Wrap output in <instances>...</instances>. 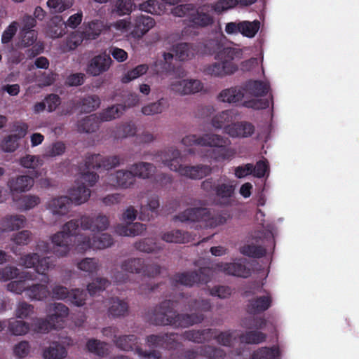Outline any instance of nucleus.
<instances>
[{
  "label": "nucleus",
  "instance_id": "obj_1",
  "mask_svg": "<svg viewBox=\"0 0 359 359\" xmlns=\"http://www.w3.org/2000/svg\"><path fill=\"white\" fill-rule=\"evenodd\" d=\"M238 5L237 0H217L215 4L206 3L199 7L193 4H180L172 10L177 17H184L194 28H205L215 22L212 11L220 14Z\"/></svg>",
  "mask_w": 359,
  "mask_h": 359
},
{
  "label": "nucleus",
  "instance_id": "obj_2",
  "mask_svg": "<svg viewBox=\"0 0 359 359\" xmlns=\"http://www.w3.org/2000/svg\"><path fill=\"white\" fill-rule=\"evenodd\" d=\"M182 299L179 295L175 300H165L156 306L152 312L151 320L156 325H172L186 328L202 323L205 318L203 313H177L174 310L175 304Z\"/></svg>",
  "mask_w": 359,
  "mask_h": 359
},
{
  "label": "nucleus",
  "instance_id": "obj_3",
  "mask_svg": "<svg viewBox=\"0 0 359 359\" xmlns=\"http://www.w3.org/2000/svg\"><path fill=\"white\" fill-rule=\"evenodd\" d=\"M175 220L182 222L198 223L197 226L204 229H214L225 224L231 215L227 210H212L208 208H190L175 217Z\"/></svg>",
  "mask_w": 359,
  "mask_h": 359
},
{
  "label": "nucleus",
  "instance_id": "obj_4",
  "mask_svg": "<svg viewBox=\"0 0 359 359\" xmlns=\"http://www.w3.org/2000/svg\"><path fill=\"white\" fill-rule=\"evenodd\" d=\"M181 153L177 149L168 148L157 153L156 158L171 170L177 172L180 175L191 180H200L212 172V168L207 165H183L180 163Z\"/></svg>",
  "mask_w": 359,
  "mask_h": 359
},
{
  "label": "nucleus",
  "instance_id": "obj_5",
  "mask_svg": "<svg viewBox=\"0 0 359 359\" xmlns=\"http://www.w3.org/2000/svg\"><path fill=\"white\" fill-rule=\"evenodd\" d=\"M124 161V158L118 155L103 156L97 154L86 156L85 166L88 170L81 173V180L82 185H85L86 187H93L97 182L99 176L97 173L90 172V170H98L100 168L109 170L123 164Z\"/></svg>",
  "mask_w": 359,
  "mask_h": 359
},
{
  "label": "nucleus",
  "instance_id": "obj_6",
  "mask_svg": "<svg viewBox=\"0 0 359 359\" xmlns=\"http://www.w3.org/2000/svg\"><path fill=\"white\" fill-rule=\"evenodd\" d=\"M236 182L228 180L226 182L220 180L215 182L212 177L208 178L201 182V189L207 192H214L217 198V204L221 206H231L235 201Z\"/></svg>",
  "mask_w": 359,
  "mask_h": 359
},
{
  "label": "nucleus",
  "instance_id": "obj_7",
  "mask_svg": "<svg viewBox=\"0 0 359 359\" xmlns=\"http://www.w3.org/2000/svg\"><path fill=\"white\" fill-rule=\"evenodd\" d=\"M79 226H81V219H72L63 225L61 231L52 236L53 250L55 255L62 257L69 253L70 250V237L76 236V231Z\"/></svg>",
  "mask_w": 359,
  "mask_h": 359
},
{
  "label": "nucleus",
  "instance_id": "obj_8",
  "mask_svg": "<svg viewBox=\"0 0 359 359\" xmlns=\"http://www.w3.org/2000/svg\"><path fill=\"white\" fill-rule=\"evenodd\" d=\"M208 138L205 147H211L209 150V157L216 162H221L231 159L236 152L229 147L231 141L229 138L219 135L210 133Z\"/></svg>",
  "mask_w": 359,
  "mask_h": 359
},
{
  "label": "nucleus",
  "instance_id": "obj_9",
  "mask_svg": "<svg viewBox=\"0 0 359 359\" xmlns=\"http://www.w3.org/2000/svg\"><path fill=\"white\" fill-rule=\"evenodd\" d=\"M121 269L125 272L141 273L144 276L151 278L156 277L161 273V266L158 264H147L144 259L139 257L124 259L121 264Z\"/></svg>",
  "mask_w": 359,
  "mask_h": 359
},
{
  "label": "nucleus",
  "instance_id": "obj_10",
  "mask_svg": "<svg viewBox=\"0 0 359 359\" xmlns=\"http://www.w3.org/2000/svg\"><path fill=\"white\" fill-rule=\"evenodd\" d=\"M210 269L200 268L197 271L176 273L171 278V282L174 286L177 284L187 287H192L195 284H206L210 280Z\"/></svg>",
  "mask_w": 359,
  "mask_h": 359
},
{
  "label": "nucleus",
  "instance_id": "obj_11",
  "mask_svg": "<svg viewBox=\"0 0 359 359\" xmlns=\"http://www.w3.org/2000/svg\"><path fill=\"white\" fill-rule=\"evenodd\" d=\"M114 343L116 346L121 350L130 351L135 349L139 355L149 359L161 358V353L158 351H143L142 348L137 346L138 338L134 334L123 335L118 337H115Z\"/></svg>",
  "mask_w": 359,
  "mask_h": 359
},
{
  "label": "nucleus",
  "instance_id": "obj_12",
  "mask_svg": "<svg viewBox=\"0 0 359 359\" xmlns=\"http://www.w3.org/2000/svg\"><path fill=\"white\" fill-rule=\"evenodd\" d=\"M20 264L27 268H35L36 273L43 275L41 281L48 283L49 278L45 272L53 266L50 257L40 259L37 253H29L20 257Z\"/></svg>",
  "mask_w": 359,
  "mask_h": 359
},
{
  "label": "nucleus",
  "instance_id": "obj_13",
  "mask_svg": "<svg viewBox=\"0 0 359 359\" xmlns=\"http://www.w3.org/2000/svg\"><path fill=\"white\" fill-rule=\"evenodd\" d=\"M112 63L109 54L105 53L94 56L90 60L86 67V73L97 76L107 72Z\"/></svg>",
  "mask_w": 359,
  "mask_h": 359
},
{
  "label": "nucleus",
  "instance_id": "obj_14",
  "mask_svg": "<svg viewBox=\"0 0 359 359\" xmlns=\"http://www.w3.org/2000/svg\"><path fill=\"white\" fill-rule=\"evenodd\" d=\"M37 39V32L36 30L20 31L19 46L26 48L30 46L32 47L27 50L29 57H35L40 54L43 50V44L36 43L34 45Z\"/></svg>",
  "mask_w": 359,
  "mask_h": 359
},
{
  "label": "nucleus",
  "instance_id": "obj_15",
  "mask_svg": "<svg viewBox=\"0 0 359 359\" xmlns=\"http://www.w3.org/2000/svg\"><path fill=\"white\" fill-rule=\"evenodd\" d=\"M107 180L108 183L113 187L128 189L135 184V175L132 170H118L111 173Z\"/></svg>",
  "mask_w": 359,
  "mask_h": 359
},
{
  "label": "nucleus",
  "instance_id": "obj_16",
  "mask_svg": "<svg viewBox=\"0 0 359 359\" xmlns=\"http://www.w3.org/2000/svg\"><path fill=\"white\" fill-rule=\"evenodd\" d=\"M109 225V221L108 217L101 214L95 218L87 215L81 217V227L83 230L101 231L107 229Z\"/></svg>",
  "mask_w": 359,
  "mask_h": 359
},
{
  "label": "nucleus",
  "instance_id": "obj_17",
  "mask_svg": "<svg viewBox=\"0 0 359 359\" xmlns=\"http://www.w3.org/2000/svg\"><path fill=\"white\" fill-rule=\"evenodd\" d=\"M238 70V65H233L230 63L215 62L208 65L204 68V73L215 77H224L233 74Z\"/></svg>",
  "mask_w": 359,
  "mask_h": 359
},
{
  "label": "nucleus",
  "instance_id": "obj_18",
  "mask_svg": "<svg viewBox=\"0 0 359 359\" xmlns=\"http://www.w3.org/2000/svg\"><path fill=\"white\" fill-rule=\"evenodd\" d=\"M255 130L254 125L248 121L236 122L224 127V132L231 137H248Z\"/></svg>",
  "mask_w": 359,
  "mask_h": 359
},
{
  "label": "nucleus",
  "instance_id": "obj_19",
  "mask_svg": "<svg viewBox=\"0 0 359 359\" xmlns=\"http://www.w3.org/2000/svg\"><path fill=\"white\" fill-rule=\"evenodd\" d=\"M272 304V298L270 295H263L254 297L248 301L246 311L251 315L260 314L268 310Z\"/></svg>",
  "mask_w": 359,
  "mask_h": 359
},
{
  "label": "nucleus",
  "instance_id": "obj_20",
  "mask_svg": "<svg viewBox=\"0 0 359 359\" xmlns=\"http://www.w3.org/2000/svg\"><path fill=\"white\" fill-rule=\"evenodd\" d=\"M203 87V83L197 79L180 80L171 84V90L182 95L198 93Z\"/></svg>",
  "mask_w": 359,
  "mask_h": 359
},
{
  "label": "nucleus",
  "instance_id": "obj_21",
  "mask_svg": "<svg viewBox=\"0 0 359 359\" xmlns=\"http://www.w3.org/2000/svg\"><path fill=\"white\" fill-rule=\"evenodd\" d=\"M34 179L28 175H18L8 181V187L11 193H22L29 191L34 185Z\"/></svg>",
  "mask_w": 359,
  "mask_h": 359
},
{
  "label": "nucleus",
  "instance_id": "obj_22",
  "mask_svg": "<svg viewBox=\"0 0 359 359\" xmlns=\"http://www.w3.org/2000/svg\"><path fill=\"white\" fill-rule=\"evenodd\" d=\"M179 298L182 299V302L184 304V306L187 308L190 311H209L211 309V303L209 299H189L187 294L183 292L180 293Z\"/></svg>",
  "mask_w": 359,
  "mask_h": 359
},
{
  "label": "nucleus",
  "instance_id": "obj_23",
  "mask_svg": "<svg viewBox=\"0 0 359 359\" xmlns=\"http://www.w3.org/2000/svg\"><path fill=\"white\" fill-rule=\"evenodd\" d=\"M245 259H239L238 262L226 263L222 267L223 271L233 276L248 278L251 275V270L245 264Z\"/></svg>",
  "mask_w": 359,
  "mask_h": 359
},
{
  "label": "nucleus",
  "instance_id": "obj_24",
  "mask_svg": "<svg viewBox=\"0 0 359 359\" xmlns=\"http://www.w3.org/2000/svg\"><path fill=\"white\" fill-rule=\"evenodd\" d=\"M244 93H249L255 97L266 95L270 89L268 83L257 80H249L242 85Z\"/></svg>",
  "mask_w": 359,
  "mask_h": 359
},
{
  "label": "nucleus",
  "instance_id": "obj_25",
  "mask_svg": "<svg viewBox=\"0 0 359 359\" xmlns=\"http://www.w3.org/2000/svg\"><path fill=\"white\" fill-rule=\"evenodd\" d=\"M108 315L112 318H120L126 316L128 313V304L118 297H111L109 299Z\"/></svg>",
  "mask_w": 359,
  "mask_h": 359
},
{
  "label": "nucleus",
  "instance_id": "obj_26",
  "mask_svg": "<svg viewBox=\"0 0 359 359\" xmlns=\"http://www.w3.org/2000/svg\"><path fill=\"white\" fill-rule=\"evenodd\" d=\"M243 97L244 91L242 86L224 89L218 96L220 101L233 104L242 101Z\"/></svg>",
  "mask_w": 359,
  "mask_h": 359
},
{
  "label": "nucleus",
  "instance_id": "obj_27",
  "mask_svg": "<svg viewBox=\"0 0 359 359\" xmlns=\"http://www.w3.org/2000/svg\"><path fill=\"white\" fill-rule=\"evenodd\" d=\"M175 58L180 61L191 60L197 52L196 46L189 43H180L172 48Z\"/></svg>",
  "mask_w": 359,
  "mask_h": 359
},
{
  "label": "nucleus",
  "instance_id": "obj_28",
  "mask_svg": "<svg viewBox=\"0 0 359 359\" xmlns=\"http://www.w3.org/2000/svg\"><path fill=\"white\" fill-rule=\"evenodd\" d=\"M71 204V199L68 196H63L53 198L48 205L53 214L65 215L69 212Z\"/></svg>",
  "mask_w": 359,
  "mask_h": 359
},
{
  "label": "nucleus",
  "instance_id": "obj_29",
  "mask_svg": "<svg viewBox=\"0 0 359 359\" xmlns=\"http://www.w3.org/2000/svg\"><path fill=\"white\" fill-rule=\"evenodd\" d=\"M35 276L31 272L22 271L19 277H18L19 280L10 282L7 285V289L16 294H22L24 291L27 292V287H26L25 281L27 280H35Z\"/></svg>",
  "mask_w": 359,
  "mask_h": 359
},
{
  "label": "nucleus",
  "instance_id": "obj_30",
  "mask_svg": "<svg viewBox=\"0 0 359 359\" xmlns=\"http://www.w3.org/2000/svg\"><path fill=\"white\" fill-rule=\"evenodd\" d=\"M25 222L26 218L23 215H6L1 219V226L3 231H11L24 227Z\"/></svg>",
  "mask_w": 359,
  "mask_h": 359
},
{
  "label": "nucleus",
  "instance_id": "obj_31",
  "mask_svg": "<svg viewBox=\"0 0 359 359\" xmlns=\"http://www.w3.org/2000/svg\"><path fill=\"white\" fill-rule=\"evenodd\" d=\"M146 229L145 224L135 222L129 225L118 224L115 228V231L119 236L134 237L141 235Z\"/></svg>",
  "mask_w": 359,
  "mask_h": 359
},
{
  "label": "nucleus",
  "instance_id": "obj_32",
  "mask_svg": "<svg viewBox=\"0 0 359 359\" xmlns=\"http://www.w3.org/2000/svg\"><path fill=\"white\" fill-rule=\"evenodd\" d=\"M130 170L135 175V178L149 179L155 172L156 168L151 163L138 162L130 166Z\"/></svg>",
  "mask_w": 359,
  "mask_h": 359
},
{
  "label": "nucleus",
  "instance_id": "obj_33",
  "mask_svg": "<svg viewBox=\"0 0 359 359\" xmlns=\"http://www.w3.org/2000/svg\"><path fill=\"white\" fill-rule=\"evenodd\" d=\"M154 25L155 21L151 17L141 15L136 17L135 20L133 32L138 37L142 36L149 32Z\"/></svg>",
  "mask_w": 359,
  "mask_h": 359
},
{
  "label": "nucleus",
  "instance_id": "obj_34",
  "mask_svg": "<svg viewBox=\"0 0 359 359\" xmlns=\"http://www.w3.org/2000/svg\"><path fill=\"white\" fill-rule=\"evenodd\" d=\"M104 29V24L99 20H95L88 23L83 24V31L81 32L87 40L95 39L100 36Z\"/></svg>",
  "mask_w": 359,
  "mask_h": 359
},
{
  "label": "nucleus",
  "instance_id": "obj_35",
  "mask_svg": "<svg viewBox=\"0 0 359 359\" xmlns=\"http://www.w3.org/2000/svg\"><path fill=\"white\" fill-rule=\"evenodd\" d=\"M280 355V351L278 346H264L254 351L250 359H276Z\"/></svg>",
  "mask_w": 359,
  "mask_h": 359
},
{
  "label": "nucleus",
  "instance_id": "obj_36",
  "mask_svg": "<svg viewBox=\"0 0 359 359\" xmlns=\"http://www.w3.org/2000/svg\"><path fill=\"white\" fill-rule=\"evenodd\" d=\"M100 122V120L96 114H90L79 121L78 130L80 133H93L98 129Z\"/></svg>",
  "mask_w": 359,
  "mask_h": 359
},
{
  "label": "nucleus",
  "instance_id": "obj_37",
  "mask_svg": "<svg viewBox=\"0 0 359 359\" xmlns=\"http://www.w3.org/2000/svg\"><path fill=\"white\" fill-rule=\"evenodd\" d=\"M190 234L180 229L171 230L161 235V239L167 243H186L190 240Z\"/></svg>",
  "mask_w": 359,
  "mask_h": 359
},
{
  "label": "nucleus",
  "instance_id": "obj_38",
  "mask_svg": "<svg viewBox=\"0 0 359 359\" xmlns=\"http://www.w3.org/2000/svg\"><path fill=\"white\" fill-rule=\"evenodd\" d=\"M266 338V334L257 329L246 331L239 336L241 342L247 344H259L264 342Z\"/></svg>",
  "mask_w": 359,
  "mask_h": 359
},
{
  "label": "nucleus",
  "instance_id": "obj_39",
  "mask_svg": "<svg viewBox=\"0 0 359 359\" xmlns=\"http://www.w3.org/2000/svg\"><path fill=\"white\" fill-rule=\"evenodd\" d=\"M243 56V51L241 49L225 47L220 50L217 54V58L222 62L230 63L233 65H237L233 60L235 59H241Z\"/></svg>",
  "mask_w": 359,
  "mask_h": 359
},
{
  "label": "nucleus",
  "instance_id": "obj_40",
  "mask_svg": "<svg viewBox=\"0 0 359 359\" xmlns=\"http://www.w3.org/2000/svg\"><path fill=\"white\" fill-rule=\"evenodd\" d=\"M67 355L65 347L58 342H53L43 352L44 359H64Z\"/></svg>",
  "mask_w": 359,
  "mask_h": 359
},
{
  "label": "nucleus",
  "instance_id": "obj_41",
  "mask_svg": "<svg viewBox=\"0 0 359 359\" xmlns=\"http://www.w3.org/2000/svg\"><path fill=\"white\" fill-rule=\"evenodd\" d=\"M90 196V190L85 185H79L69 191L71 202L76 205H81L88 201Z\"/></svg>",
  "mask_w": 359,
  "mask_h": 359
},
{
  "label": "nucleus",
  "instance_id": "obj_42",
  "mask_svg": "<svg viewBox=\"0 0 359 359\" xmlns=\"http://www.w3.org/2000/svg\"><path fill=\"white\" fill-rule=\"evenodd\" d=\"M8 330L15 336H22L26 334L29 330V325L23 320H19L11 318L7 320Z\"/></svg>",
  "mask_w": 359,
  "mask_h": 359
},
{
  "label": "nucleus",
  "instance_id": "obj_43",
  "mask_svg": "<svg viewBox=\"0 0 359 359\" xmlns=\"http://www.w3.org/2000/svg\"><path fill=\"white\" fill-rule=\"evenodd\" d=\"M52 307L53 313L48 316L50 320H53L55 324L60 325V328H61L64 319L67 317L69 314V309L62 303H54Z\"/></svg>",
  "mask_w": 359,
  "mask_h": 359
},
{
  "label": "nucleus",
  "instance_id": "obj_44",
  "mask_svg": "<svg viewBox=\"0 0 359 359\" xmlns=\"http://www.w3.org/2000/svg\"><path fill=\"white\" fill-rule=\"evenodd\" d=\"M45 284H34L32 286L27 287V295L32 299L43 300L46 299L48 294L49 290L47 285Z\"/></svg>",
  "mask_w": 359,
  "mask_h": 359
},
{
  "label": "nucleus",
  "instance_id": "obj_45",
  "mask_svg": "<svg viewBox=\"0 0 359 359\" xmlns=\"http://www.w3.org/2000/svg\"><path fill=\"white\" fill-rule=\"evenodd\" d=\"M86 39L81 32L75 31L69 34L62 45L63 51H70L76 49Z\"/></svg>",
  "mask_w": 359,
  "mask_h": 359
},
{
  "label": "nucleus",
  "instance_id": "obj_46",
  "mask_svg": "<svg viewBox=\"0 0 359 359\" xmlns=\"http://www.w3.org/2000/svg\"><path fill=\"white\" fill-rule=\"evenodd\" d=\"M125 109V105L120 104L112 105L102 111L98 118L100 121H109L119 117Z\"/></svg>",
  "mask_w": 359,
  "mask_h": 359
},
{
  "label": "nucleus",
  "instance_id": "obj_47",
  "mask_svg": "<svg viewBox=\"0 0 359 359\" xmlns=\"http://www.w3.org/2000/svg\"><path fill=\"white\" fill-rule=\"evenodd\" d=\"M240 252L245 256L259 259L266 255V250L261 245L247 244L240 248Z\"/></svg>",
  "mask_w": 359,
  "mask_h": 359
},
{
  "label": "nucleus",
  "instance_id": "obj_48",
  "mask_svg": "<svg viewBox=\"0 0 359 359\" xmlns=\"http://www.w3.org/2000/svg\"><path fill=\"white\" fill-rule=\"evenodd\" d=\"M78 104L81 106V111L90 113L100 107V99L96 95H87L81 99Z\"/></svg>",
  "mask_w": 359,
  "mask_h": 359
},
{
  "label": "nucleus",
  "instance_id": "obj_49",
  "mask_svg": "<svg viewBox=\"0 0 359 359\" xmlns=\"http://www.w3.org/2000/svg\"><path fill=\"white\" fill-rule=\"evenodd\" d=\"M34 326L35 330L39 333H46L53 329L60 328V325L55 324L53 320H50L48 315L45 318H36Z\"/></svg>",
  "mask_w": 359,
  "mask_h": 359
},
{
  "label": "nucleus",
  "instance_id": "obj_50",
  "mask_svg": "<svg viewBox=\"0 0 359 359\" xmlns=\"http://www.w3.org/2000/svg\"><path fill=\"white\" fill-rule=\"evenodd\" d=\"M240 33L248 38L254 37L258 32L260 27V22L258 20L242 21L239 22Z\"/></svg>",
  "mask_w": 359,
  "mask_h": 359
},
{
  "label": "nucleus",
  "instance_id": "obj_51",
  "mask_svg": "<svg viewBox=\"0 0 359 359\" xmlns=\"http://www.w3.org/2000/svg\"><path fill=\"white\" fill-rule=\"evenodd\" d=\"M159 206L160 203L157 196L150 198L147 205L141 207L140 219L141 220H149L152 215H149V211L151 213H156Z\"/></svg>",
  "mask_w": 359,
  "mask_h": 359
},
{
  "label": "nucleus",
  "instance_id": "obj_52",
  "mask_svg": "<svg viewBox=\"0 0 359 359\" xmlns=\"http://www.w3.org/2000/svg\"><path fill=\"white\" fill-rule=\"evenodd\" d=\"M266 319L264 317L250 316L244 318L241 320L242 327L248 330L263 329L266 327Z\"/></svg>",
  "mask_w": 359,
  "mask_h": 359
},
{
  "label": "nucleus",
  "instance_id": "obj_53",
  "mask_svg": "<svg viewBox=\"0 0 359 359\" xmlns=\"http://www.w3.org/2000/svg\"><path fill=\"white\" fill-rule=\"evenodd\" d=\"M168 107L166 99L161 98L156 102L149 104L142 108V112L144 115L149 116L161 113Z\"/></svg>",
  "mask_w": 359,
  "mask_h": 359
},
{
  "label": "nucleus",
  "instance_id": "obj_54",
  "mask_svg": "<svg viewBox=\"0 0 359 359\" xmlns=\"http://www.w3.org/2000/svg\"><path fill=\"white\" fill-rule=\"evenodd\" d=\"M87 350L99 356L107 354V344L96 339H90L86 343Z\"/></svg>",
  "mask_w": 359,
  "mask_h": 359
},
{
  "label": "nucleus",
  "instance_id": "obj_55",
  "mask_svg": "<svg viewBox=\"0 0 359 359\" xmlns=\"http://www.w3.org/2000/svg\"><path fill=\"white\" fill-rule=\"evenodd\" d=\"M111 282L104 278H97L87 286V290L90 296H95L100 292L104 291Z\"/></svg>",
  "mask_w": 359,
  "mask_h": 359
},
{
  "label": "nucleus",
  "instance_id": "obj_56",
  "mask_svg": "<svg viewBox=\"0 0 359 359\" xmlns=\"http://www.w3.org/2000/svg\"><path fill=\"white\" fill-rule=\"evenodd\" d=\"M139 8L142 11L147 12L153 15H161L164 10L163 4L159 3L156 0H148L140 4Z\"/></svg>",
  "mask_w": 359,
  "mask_h": 359
},
{
  "label": "nucleus",
  "instance_id": "obj_57",
  "mask_svg": "<svg viewBox=\"0 0 359 359\" xmlns=\"http://www.w3.org/2000/svg\"><path fill=\"white\" fill-rule=\"evenodd\" d=\"M149 69V67L147 65H140L133 68L131 70L127 72L122 78L121 82L123 83H128L131 81L140 77V76L144 74Z\"/></svg>",
  "mask_w": 359,
  "mask_h": 359
},
{
  "label": "nucleus",
  "instance_id": "obj_58",
  "mask_svg": "<svg viewBox=\"0 0 359 359\" xmlns=\"http://www.w3.org/2000/svg\"><path fill=\"white\" fill-rule=\"evenodd\" d=\"M114 243L110 234L102 233L93 237V249L101 250L110 247Z\"/></svg>",
  "mask_w": 359,
  "mask_h": 359
},
{
  "label": "nucleus",
  "instance_id": "obj_59",
  "mask_svg": "<svg viewBox=\"0 0 359 359\" xmlns=\"http://www.w3.org/2000/svg\"><path fill=\"white\" fill-rule=\"evenodd\" d=\"M74 0H48L47 6L53 13H60L70 8Z\"/></svg>",
  "mask_w": 359,
  "mask_h": 359
},
{
  "label": "nucleus",
  "instance_id": "obj_60",
  "mask_svg": "<svg viewBox=\"0 0 359 359\" xmlns=\"http://www.w3.org/2000/svg\"><path fill=\"white\" fill-rule=\"evenodd\" d=\"M201 354L208 359H224L226 352L221 348L204 346L201 350Z\"/></svg>",
  "mask_w": 359,
  "mask_h": 359
},
{
  "label": "nucleus",
  "instance_id": "obj_61",
  "mask_svg": "<svg viewBox=\"0 0 359 359\" xmlns=\"http://www.w3.org/2000/svg\"><path fill=\"white\" fill-rule=\"evenodd\" d=\"M75 242L76 248L79 252L83 253L90 248L93 249V238L84 233L76 235Z\"/></svg>",
  "mask_w": 359,
  "mask_h": 359
},
{
  "label": "nucleus",
  "instance_id": "obj_62",
  "mask_svg": "<svg viewBox=\"0 0 359 359\" xmlns=\"http://www.w3.org/2000/svg\"><path fill=\"white\" fill-rule=\"evenodd\" d=\"M77 267L83 271L93 273L99 269L98 260L95 258L86 257L77 264Z\"/></svg>",
  "mask_w": 359,
  "mask_h": 359
},
{
  "label": "nucleus",
  "instance_id": "obj_63",
  "mask_svg": "<svg viewBox=\"0 0 359 359\" xmlns=\"http://www.w3.org/2000/svg\"><path fill=\"white\" fill-rule=\"evenodd\" d=\"M210 134V133H206L201 136H198L196 135H189L182 138V143L187 147H190L193 145L205 147L208 138L205 137L209 136Z\"/></svg>",
  "mask_w": 359,
  "mask_h": 359
},
{
  "label": "nucleus",
  "instance_id": "obj_64",
  "mask_svg": "<svg viewBox=\"0 0 359 359\" xmlns=\"http://www.w3.org/2000/svg\"><path fill=\"white\" fill-rule=\"evenodd\" d=\"M34 313V308L30 304L25 302L18 303L15 309V316L18 318H27Z\"/></svg>",
  "mask_w": 359,
  "mask_h": 359
}]
</instances>
